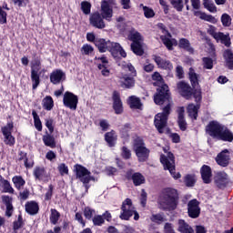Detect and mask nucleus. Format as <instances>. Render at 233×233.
Returning <instances> with one entry per match:
<instances>
[{
  "label": "nucleus",
  "mask_w": 233,
  "mask_h": 233,
  "mask_svg": "<svg viewBox=\"0 0 233 233\" xmlns=\"http://www.w3.org/2000/svg\"><path fill=\"white\" fill-rule=\"evenodd\" d=\"M96 61H101L102 64H97L98 70H102L101 74L104 77L110 76V65H108V58L103 55L102 56H96Z\"/></svg>",
  "instance_id": "dca6fc26"
},
{
  "label": "nucleus",
  "mask_w": 233,
  "mask_h": 233,
  "mask_svg": "<svg viewBox=\"0 0 233 233\" xmlns=\"http://www.w3.org/2000/svg\"><path fill=\"white\" fill-rule=\"evenodd\" d=\"M120 219L128 221L134 216V209H132V199L126 198L121 206Z\"/></svg>",
  "instance_id": "9d476101"
},
{
  "label": "nucleus",
  "mask_w": 233,
  "mask_h": 233,
  "mask_svg": "<svg viewBox=\"0 0 233 233\" xmlns=\"http://www.w3.org/2000/svg\"><path fill=\"white\" fill-rule=\"evenodd\" d=\"M81 10L85 15H90V12H92V4L88 1L81 2Z\"/></svg>",
  "instance_id": "6e6d98bb"
},
{
  "label": "nucleus",
  "mask_w": 233,
  "mask_h": 233,
  "mask_svg": "<svg viewBox=\"0 0 233 233\" xmlns=\"http://www.w3.org/2000/svg\"><path fill=\"white\" fill-rule=\"evenodd\" d=\"M2 203L5 205V216L7 218H12V214H14V205H12V198L8 195L2 196Z\"/></svg>",
  "instance_id": "a878e982"
},
{
  "label": "nucleus",
  "mask_w": 233,
  "mask_h": 233,
  "mask_svg": "<svg viewBox=\"0 0 233 233\" xmlns=\"http://www.w3.org/2000/svg\"><path fill=\"white\" fill-rule=\"evenodd\" d=\"M12 181L16 187V190H21V188H23V187L26 185V181L25 180V178H23L22 176L13 177Z\"/></svg>",
  "instance_id": "79ce46f5"
},
{
  "label": "nucleus",
  "mask_w": 233,
  "mask_h": 233,
  "mask_svg": "<svg viewBox=\"0 0 233 233\" xmlns=\"http://www.w3.org/2000/svg\"><path fill=\"white\" fill-rule=\"evenodd\" d=\"M177 46L180 48V50H185V52H188V54L194 55V47H192L189 39L180 38L178 40Z\"/></svg>",
  "instance_id": "bb28decb"
},
{
  "label": "nucleus",
  "mask_w": 233,
  "mask_h": 233,
  "mask_svg": "<svg viewBox=\"0 0 233 233\" xmlns=\"http://www.w3.org/2000/svg\"><path fill=\"white\" fill-rule=\"evenodd\" d=\"M126 179H127V181H133L134 187H141V185L147 183L145 176L139 172L134 173V169H129L126 172Z\"/></svg>",
  "instance_id": "9b49d317"
},
{
  "label": "nucleus",
  "mask_w": 233,
  "mask_h": 233,
  "mask_svg": "<svg viewBox=\"0 0 233 233\" xmlns=\"http://www.w3.org/2000/svg\"><path fill=\"white\" fill-rule=\"evenodd\" d=\"M32 116L34 119L35 128H36L38 132H42L43 123L41 122V118H39V115H37V112L35 109H33L32 111Z\"/></svg>",
  "instance_id": "a19ab883"
},
{
  "label": "nucleus",
  "mask_w": 233,
  "mask_h": 233,
  "mask_svg": "<svg viewBox=\"0 0 233 233\" xmlns=\"http://www.w3.org/2000/svg\"><path fill=\"white\" fill-rule=\"evenodd\" d=\"M201 214V208H199V201L194 198L187 203V216L192 219H198Z\"/></svg>",
  "instance_id": "2eb2a0df"
},
{
  "label": "nucleus",
  "mask_w": 233,
  "mask_h": 233,
  "mask_svg": "<svg viewBox=\"0 0 233 233\" xmlns=\"http://www.w3.org/2000/svg\"><path fill=\"white\" fill-rule=\"evenodd\" d=\"M203 68L206 70H212L214 68V60L210 57L202 58Z\"/></svg>",
  "instance_id": "13d9d810"
},
{
  "label": "nucleus",
  "mask_w": 233,
  "mask_h": 233,
  "mask_svg": "<svg viewBox=\"0 0 233 233\" xmlns=\"http://www.w3.org/2000/svg\"><path fill=\"white\" fill-rule=\"evenodd\" d=\"M188 77L192 88L194 90H201V88H199V75H198L196 70H194L192 67L189 68Z\"/></svg>",
  "instance_id": "393cba45"
},
{
  "label": "nucleus",
  "mask_w": 233,
  "mask_h": 233,
  "mask_svg": "<svg viewBox=\"0 0 233 233\" xmlns=\"http://www.w3.org/2000/svg\"><path fill=\"white\" fill-rule=\"evenodd\" d=\"M206 134H208L211 139L215 141H223L224 143L233 142V132L227 126L212 120L206 126Z\"/></svg>",
  "instance_id": "f03ea898"
},
{
  "label": "nucleus",
  "mask_w": 233,
  "mask_h": 233,
  "mask_svg": "<svg viewBox=\"0 0 233 233\" xmlns=\"http://www.w3.org/2000/svg\"><path fill=\"white\" fill-rule=\"evenodd\" d=\"M177 232L179 233H196L194 228L190 226L185 219H178Z\"/></svg>",
  "instance_id": "2f4dec72"
},
{
  "label": "nucleus",
  "mask_w": 233,
  "mask_h": 233,
  "mask_svg": "<svg viewBox=\"0 0 233 233\" xmlns=\"http://www.w3.org/2000/svg\"><path fill=\"white\" fill-rule=\"evenodd\" d=\"M153 101L158 106H163L166 104L162 108V112L157 113L154 118V125L158 134H165V128L168 125V117L172 113V104H170V101H172V93L168 85L161 84V86L157 87Z\"/></svg>",
  "instance_id": "f257e3e1"
},
{
  "label": "nucleus",
  "mask_w": 233,
  "mask_h": 233,
  "mask_svg": "<svg viewBox=\"0 0 233 233\" xmlns=\"http://www.w3.org/2000/svg\"><path fill=\"white\" fill-rule=\"evenodd\" d=\"M3 136H8L12 134V130H14V122L7 123L5 127L1 128Z\"/></svg>",
  "instance_id": "052dcab7"
},
{
  "label": "nucleus",
  "mask_w": 233,
  "mask_h": 233,
  "mask_svg": "<svg viewBox=\"0 0 233 233\" xmlns=\"http://www.w3.org/2000/svg\"><path fill=\"white\" fill-rule=\"evenodd\" d=\"M150 220L153 223H163V221H165V217L163 213L153 214L150 218Z\"/></svg>",
  "instance_id": "0e129e2a"
},
{
  "label": "nucleus",
  "mask_w": 233,
  "mask_h": 233,
  "mask_svg": "<svg viewBox=\"0 0 233 233\" xmlns=\"http://www.w3.org/2000/svg\"><path fill=\"white\" fill-rule=\"evenodd\" d=\"M130 130H132V125L130 123H126L120 129L119 134L122 139H130Z\"/></svg>",
  "instance_id": "58836bf2"
},
{
  "label": "nucleus",
  "mask_w": 233,
  "mask_h": 233,
  "mask_svg": "<svg viewBox=\"0 0 233 233\" xmlns=\"http://www.w3.org/2000/svg\"><path fill=\"white\" fill-rule=\"evenodd\" d=\"M158 205L160 210H164L166 212H174V210L177 209L179 207V193L177 189L172 187H166L162 189Z\"/></svg>",
  "instance_id": "7ed1b4c3"
},
{
  "label": "nucleus",
  "mask_w": 233,
  "mask_h": 233,
  "mask_svg": "<svg viewBox=\"0 0 233 233\" xmlns=\"http://www.w3.org/2000/svg\"><path fill=\"white\" fill-rule=\"evenodd\" d=\"M121 45L119 43L110 42L107 52H111L113 57H117L119 51H121Z\"/></svg>",
  "instance_id": "37998d69"
},
{
  "label": "nucleus",
  "mask_w": 233,
  "mask_h": 233,
  "mask_svg": "<svg viewBox=\"0 0 233 233\" xmlns=\"http://www.w3.org/2000/svg\"><path fill=\"white\" fill-rule=\"evenodd\" d=\"M122 152H121V157H123V159H130L132 157V151H130V149H128V147H127L126 146L122 147L121 148Z\"/></svg>",
  "instance_id": "69168bd1"
},
{
  "label": "nucleus",
  "mask_w": 233,
  "mask_h": 233,
  "mask_svg": "<svg viewBox=\"0 0 233 233\" xmlns=\"http://www.w3.org/2000/svg\"><path fill=\"white\" fill-rule=\"evenodd\" d=\"M23 161H24V166L26 168H34V165H35L34 157H28L27 155Z\"/></svg>",
  "instance_id": "774afa93"
},
{
  "label": "nucleus",
  "mask_w": 233,
  "mask_h": 233,
  "mask_svg": "<svg viewBox=\"0 0 233 233\" xmlns=\"http://www.w3.org/2000/svg\"><path fill=\"white\" fill-rule=\"evenodd\" d=\"M172 6L176 8L177 12H183L184 5L183 0H171Z\"/></svg>",
  "instance_id": "680f3d73"
},
{
  "label": "nucleus",
  "mask_w": 233,
  "mask_h": 233,
  "mask_svg": "<svg viewBox=\"0 0 233 233\" xmlns=\"http://www.w3.org/2000/svg\"><path fill=\"white\" fill-rule=\"evenodd\" d=\"M49 79L52 85H59V83H63V81L66 80V73L62 69H55L50 74Z\"/></svg>",
  "instance_id": "f3484780"
},
{
  "label": "nucleus",
  "mask_w": 233,
  "mask_h": 233,
  "mask_svg": "<svg viewBox=\"0 0 233 233\" xmlns=\"http://www.w3.org/2000/svg\"><path fill=\"white\" fill-rule=\"evenodd\" d=\"M42 140L46 147H49V148H56V137L52 134H48V132H46V135L42 137Z\"/></svg>",
  "instance_id": "f704fd0d"
},
{
  "label": "nucleus",
  "mask_w": 233,
  "mask_h": 233,
  "mask_svg": "<svg viewBox=\"0 0 233 233\" xmlns=\"http://www.w3.org/2000/svg\"><path fill=\"white\" fill-rule=\"evenodd\" d=\"M102 17L106 21H110L114 15V9L110 6V4L107 1H103L101 5V14Z\"/></svg>",
  "instance_id": "4be33fe9"
},
{
  "label": "nucleus",
  "mask_w": 233,
  "mask_h": 233,
  "mask_svg": "<svg viewBox=\"0 0 233 233\" xmlns=\"http://www.w3.org/2000/svg\"><path fill=\"white\" fill-rule=\"evenodd\" d=\"M198 14L200 15V19H202V21H207L208 23H212L213 25H216V23H218V19H216V17H214L212 15H208L207 13H202V12H198V13H195V15H198Z\"/></svg>",
  "instance_id": "de8ad7c7"
},
{
  "label": "nucleus",
  "mask_w": 233,
  "mask_h": 233,
  "mask_svg": "<svg viewBox=\"0 0 233 233\" xmlns=\"http://www.w3.org/2000/svg\"><path fill=\"white\" fill-rule=\"evenodd\" d=\"M131 50L135 56H141L145 54V49H143L141 42L131 43Z\"/></svg>",
  "instance_id": "ea45409f"
},
{
  "label": "nucleus",
  "mask_w": 233,
  "mask_h": 233,
  "mask_svg": "<svg viewBox=\"0 0 233 233\" xmlns=\"http://www.w3.org/2000/svg\"><path fill=\"white\" fill-rule=\"evenodd\" d=\"M177 124L179 127V129L182 132H185L187 130V120H185V107L181 106L177 109Z\"/></svg>",
  "instance_id": "c756f323"
},
{
  "label": "nucleus",
  "mask_w": 233,
  "mask_h": 233,
  "mask_svg": "<svg viewBox=\"0 0 233 233\" xmlns=\"http://www.w3.org/2000/svg\"><path fill=\"white\" fill-rule=\"evenodd\" d=\"M127 39H129V41H132V43H140L141 34L135 29H132L131 31H129Z\"/></svg>",
  "instance_id": "09e8293b"
},
{
  "label": "nucleus",
  "mask_w": 233,
  "mask_h": 233,
  "mask_svg": "<svg viewBox=\"0 0 233 233\" xmlns=\"http://www.w3.org/2000/svg\"><path fill=\"white\" fill-rule=\"evenodd\" d=\"M4 189L3 192L5 194H14L15 190H14V187H12V185L10 184V181L7 179H5L2 175H0V187Z\"/></svg>",
  "instance_id": "c9c22d12"
},
{
  "label": "nucleus",
  "mask_w": 233,
  "mask_h": 233,
  "mask_svg": "<svg viewBox=\"0 0 233 233\" xmlns=\"http://www.w3.org/2000/svg\"><path fill=\"white\" fill-rule=\"evenodd\" d=\"M25 227V220L23 219V215L19 214L16 220L13 222V230L15 233H17L19 228Z\"/></svg>",
  "instance_id": "49530a36"
},
{
  "label": "nucleus",
  "mask_w": 233,
  "mask_h": 233,
  "mask_svg": "<svg viewBox=\"0 0 233 233\" xmlns=\"http://www.w3.org/2000/svg\"><path fill=\"white\" fill-rule=\"evenodd\" d=\"M160 163L163 165L164 170H168L174 179L181 178V173H176V157L174 153L168 152L167 156H160Z\"/></svg>",
  "instance_id": "423d86ee"
},
{
  "label": "nucleus",
  "mask_w": 233,
  "mask_h": 233,
  "mask_svg": "<svg viewBox=\"0 0 233 233\" xmlns=\"http://www.w3.org/2000/svg\"><path fill=\"white\" fill-rule=\"evenodd\" d=\"M94 52V47L88 44L83 45L81 47V54L82 56H90Z\"/></svg>",
  "instance_id": "e2e57ef3"
},
{
  "label": "nucleus",
  "mask_w": 233,
  "mask_h": 233,
  "mask_svg": "<svg viewBox=\"0 0 233 233\" xmlns=\"http://www.w3.org/2000/svg\"><path fill=\"white\" fill-rule=\"evenodd\" d=\"M225 66L228 70H233V52L232 49H226L223 52Z\"/></svg>",
  "instance_id": "7c9ffc66"
},
{
  "label": "nucleus",
  "mask_w": 233,
  "mask_h": 233,
  "mask_svg": "<svg viewBox=\"0 0 233 233\" xmlns=\"http://www.w3.org/2000/svg\"><path fill=\"white\" fill-rule=\"evenodd\" d=\"M127 103L130 108H134L135 110H141L143 104L141 103V98L136 96H131L127 99Z\"/></svg>",
  "instance_id": "473e14b6"
},
{
  "label": "nucleus",
  "mask_w": 233,
  "mask_h": 233,
  "mask_svg": "<svg viewBox=\"0 0 233 233\" xmlns=\"http://www.w3.org/2000/svg\"><path fill=\"white\" fill-rule=\"evenodd\" d=\"M212 37L216 39L217 43H221V45H225L227 48H230V45H232V42H230V35H225L223 32L218 33H213Z\"/></svg>",
  "instance_id": "5701e85b"
},
{
  "label": "nucleus",
  "mask_w": 233,
  "mask_h": 233,
  "mask_svg": "<svg viewBox=\"0 0 233 233\" xmlns=\"http://www.w3.org/2000/svg\"><path fill=\"white\" fill-rule=\"evenodd\" d=\"M184 183L186 187H194L196 185V176L187 174L184 177Z\"/></svg>",
  "instance_id": "5fc2aeb1"
},
{
  "label": "nucleus",
  "mask_w": 233,
  "mask_h": 233,
  "mask_svg": "<svg viewBox=\"0 0 233 233\" xmlns=\"http://www.w3.org/2000/svg\"><path fill=\"white\" fill-rule=\"evenodd\" d=\"M214 183L219 190H225L230 185V177L225 171L216 173L214 177Z\"/></svg>",
  "instance_id": "6e6552de"
},
{
  "label": "nucleus",
  "mask_w": 233,
  "mask_h": 233,
  "mask_svg": "<svg viewBox=\"0 0 233 233\" xmlns=\"http://www.w3.org/2000/svg\"><path fill=\"white\" fill-rule=\"evenodd\" d=\"M92 222L95 227H103L105 225V218L103 215H95L92 218Z\"/></svg>",
  "instance_id": "bf43d9fd"
},
{
  "label": "nucleus",
  "mask_w": 233,
  "mask_h": 233,
  "mask_svg": "<svg viewBox=\"0 0 233 233\" xmlns=\"http://www.w3.org/2000/svg\"><path fill=\"white\" fill-rule=\"evenodd\" d=\"M199 108H201V105L199 104V102H197V105L189 104L187 106L188 116H190L192 119H195V120L198 119V114L199 112Z\"/></svg>",
  "instance_id": "e433bc0d"
},
{
  "label": "nucleus",
  "mask_w": 233,
  "mask_h": 233,
  "mask_svg": "<svg viewBox=\"0 0 233 233\" xmlns=\"http://www.w3.org/2000/svg\"><path fill=\"white\" fill-rule=\"evenodd\" d=\"M5 143L8 145V147H14L15 145V137L12 136V133L9 135H4Z\"/></svg>",
  "instance_id": "338daca9"
},
{
  "label": "nucleus",
  "mask_w": 233,
  "mask_h": 233,
  "mask_svg": "<svg viewBox=\"0 0 233 233\" xmlns=\"http://www.w3.org/2000/svg\"><path fill=\"white\" fill-rule=\"evenodd\" d=\"M95 46H96L100 54H105L110 48V40L106 41L105 38H96Z\"/></svg>",
  "instance_id": "cd10ccee"
},
{
  "label": "nucleus",
  "mask_w": 233,
  "mask_h": 233,
  "mask_svg": "<svg viewBox=\"0 0 233 233\" xmlns=\"http://www.w3.org/2000/svg\"><path fill=\"white\" fill-rule=\"evenodd\" d=\"M35 181L48 183L50 181V173H47L46 167L44 166H36L33 170Z\"/></svg>",
  "instance_id": "f8f14e48"
},
{
  "label": "nucleus",
  "mask_w": 233,
  "mask_h": 233,
  "mask_svg": "<svg viewBox=\"0 0 233 233\" xmlns=\"http://www.w3.org/2000/svg\"><path fill=\"white\" fill-rule=\"evenodd\" d=\"M91 181H96V177L92 176V174H89L86 176V177L83 178V187L86 189V192H88L90 189V182Z\"/></svg>",
  "instance_id": "4d7b16f0"
},
{
  "label": "nucleus",
  "mask_w": 233,
  "mask_h": 233,
  "mask_svg": "<svg viewBox=\"0 0 233 233\" xmlns=\"http://www.w3.org/2000/svg\"><path fill=\"white\" fill-rule=\"evenodd\" d=\"M64 106L70 110H77V105L79 104V97L70 91H66L63 97Z\"/></svg>",
  "instance_id": "1a4fd4ad"
},
{
  "label": "nucleus",
  "mask_w": 233,
  "mask_h": 233,
  "mask_svg": "<svg viewBox=\"0 0 233 233\" xmlns=\"http://www.w3.org/2000/svg\"><path fill=\"white\" fill-rule=\"evenodd\" d=\"M74 172L76 176V179H79L81 183H83V179H85L86 176H90V174H92L85 166L81 164H76L74 166Z\"/></svg>",
  "instance_id": "412c9836"
},
{
  "label": "nucleus",
  "mask_w": 233,
  "mask_h": 233,
  "mask_svg": "<svg viewBox=\"0 0 233 233\" xmlns=\"http://www.w3.org/2000/svg\"><path fill=\"white\" fill-rule=\"evenodd\" d=\"M178 94L184 97V99H192L194 97L196 103H201L203 96L201 95V89H194L190 86V84L182 80L177 84Z\"/></svg>",
  "instance_id": "20e7f679"
},
{
  "label": "nucleus",
  "mask_w": 233,
  "mask_h": 233,
  "mask_svg": "<svg viewBox=\"0 0 233 233\" xmlns=\"http://www.w3.org/2000/svg\"><path fill=\"white\" fill-rule=\"evenodd\" d=\"M160 39L167 50H174V46H177L176 38H168L167 35H161Z\"/></svg>",
  "instance_id": "72a5a7b5"
},
{
  "label": "nucleus",
  "mask_w": 233,
  "mask_h": 233,
  "mask_svg": "<svg viewBox=\"0 0 233 233\" xmlns=\"http://www.w3.org/2000/svg\"><path fill=\"white\" fill-rule=\"evenodd\" d=\"M104 137L109 148H114V147L117 145V134L116 133V130L112 129L111 131L106 132L104 135Z\"/></svg>",
  "instance_id": "b1692460"
},
{
  "label": "nucleus",
  "mask_w": 233,
  "mask_h": 233,
  "mask_svg": "<svg viewBox=\"0 0 233 233\" xmlns=\"http://www.w3.org/2000/svg\"><path fill=\"white\" fill-rule=\"evenodd\" d=\"M215 161L218 167H222V168H227L228 165H230L231 157L230 151L228 149H223L220 153H218L215 158Z\"/></svg>",
  "instance_id": "4468645a"
},
{
  "label": "nucleus",
  "mask_w": 233,
  "mask_h": 233,
  "mask_svg": "<svg viewBox=\"0 0 233 233\" xmlns=\"http://www.w3.org/2000/svg\"><path fill=\"white\" fill-rule=\"evenodd\" d=\"M152 59L155 61L157 68H161L162 70H172V68H174V66H172V62H170V60L164 59L157 55H153Z\"/></svg>",
  "instance_id": "6ab92c4d"
},
{
  "label": "nucleus",
  "mask_w": 233,
  "mask_h": 233,
  "mask_svg": "<svg viewBox=\"0 0 233 233\" xmlns=\"http://www.w3.org/2000/svg\"><path fill=\"white\" fill-rule=\"evenodd\" d=\"M89 25L94 28H97L98 30H103V28H106V24H105V18L101 15V13L95 12L91 14L89 17Z\"/></svg>",
  "instance_id": "ddd939ff"
},
{
  "label": "nucleus",
  "mask_w": 233,
  "mask_h": 233,
  "mask_svg": "<svg viewBox=\"0 0 233 233\" xmlns=\"http://www.w3.org/2000/svg\"><path fill=\"white\" fill-rule=\"evenodd\" d=\"M122 79H124L121 85L123 88L130 89L136 86V79H134V76H128L127 75H125Z\"/></svg>",
  "instance_id": "4c0bfd02"
},
{
  "label": "nucleus",
  "mask_w": 233,
  "mask_h": 233,
  "mask_svg": "<svg viewBox=\"0 0 233 233\" xmlns=\"http://www.w3.org/2000/svg\"><path fill=\"white\" fill-rule=\"evenodd\" d=\"M41 56H37V54L33 55V60L31 61V81L32 88L35 90L39 85H41Z\"/></svg>",
  "instance_id": "0eeeda50"
},
{
  "label": "nucleus",
  "mask_w": 233,
  "mask_h": 233,
  "mask_svg": "<svg viewBox=\"0 0 233 233\" xmlns=\"http://www.w3.org/2000/svg\"><path fill=\"white\" fill-rule=\"evenodd\" d=\"M140 6H142V10L144 12V16L146 19H152V17H156V12L154 9H152L149 6L144 5L143 4H140Z\"/></svg>",
  "instance_id": "8fccbe9b"
},
{
  "label": "nucleus",
  "mask_w": 233,
  "mask_h": 233,
  "mask_svg": "<svg viewBox=\"0 0 233 233\" xmlns=\"http://www.w3.org/2000/svg\"><path fill=\"white\" fill-rule=\"evenodd\" d=\"M60 218H61V213H59V211H57V209L52 208L51 214L49 217V221H50L51 225H57Z\"/></svg>",
  "instance_id": "a18cd8bd"
},
{
  "label": "nucleus",
  "mask_w": 233,
  "mask_h": 233,
  "mask_svg": "<svg viewBox=\"0 0 233 233\" xmlns=\"http://www.w3.org/2000/svg\"><path fill=\"white\" fill-rule=\"evenodd\" d=\"M133 152H135L139 163H146L150 157V149L147 147L145 140L141 137H137L132 143Z\"/></svg>",
  "instance_id": "39448f33"
},
{
  "label": "nucleus",
  "mask_w": 233,
  "mask_h": 233,
  "mask_svg": "<svg viewBox=\"0 0 233 233\" xmlns=\"http://www.w3.org/2000/svg\"><path fill=\"white\" fill-rule=\"evenodd\" d=\"M112 101H113V110H115V114L117 116L123 114L124 108H123V101L121 100V95L117 91L113 92L112 96Z\"/></svg>",
  "instance_id": "a211bd4d"
},
{
  "label": "nucleus",
  "mask_w": 233,
  "mask_h": 233,
  "mask_svg": "<svg viewBox=\"0 0 233 233\" xmlns=\"http://www.w3.org/2000/svg\"><path fill=\"white\" fill-rule=\"evenodd\" d=\"M25 212L29 216H35L39 214V204L34 200L28 201L25 203Z\"/></svg>",
  "instance_id": "c85d7f7f"
},
{
  "label": "nucleus",
  "mask_w": 233,
  "mask_h": 233,
  "mask_svg": "<svg viewBox=\"0 0 233 233\" xmlns=\"http://www.w3.org/2000/svg\"><path fill=\"white\" fill-rule=\"evenodd\" d=\"M220 21L222 23V25L225 27H228L230 26V25H232V17L227 13L222 14Z\"/></svg>",
  "instance_id": "864d4df0"
},
{
  "label": "nucleus",
  "mask_w": 233,
  "mask_h": 233,
  "mask_svg": "<svg viewBox=\"0 0 233 233\" xmlns=\"http://www.w3.org/2000/svg\"><path fill=\"white\" fill-rule=\"evenodd\" d=\"M200 176L205 185H210L212 183V167L208 165H203L200 167Z\"/></svg>",
  "instance_id": "aec40b11"
},
{
  "label": "nucleus",
  "mask_w": 233,
  "mask_h": 233,
  "mask_svg": "<svg viewBox=\"0 0 233 233\" xmlns=\"http://www.w3.org/2000/svg\"><path fill=\"white\" fill-rule=\"evenodd\" d=\"M203 6L211 14H216V12H218V7L213 0H203Z\"/></svg>",
  "instance_id": "c03bdc74"
},
{
  "label": "nucleus",
  "mask_w": 233,
  "mask_h": 233,
  "mask_svg": "<svg viewBox=\"0 0 233 233\" xmlns=\"http://www.w3.org/2000/svg\"><path fill=\"white\" fill-rule=\"evenodd\" d=\"M43 108H45V110H52V108H54V98H52V96H46L44 99H43Z\"/></svg>",
  "instance_id": "3c124183"
},
{
  "label": "nucleus",
  "mask_w": 233,
  "mask_h": 233,
  "mask_svg": "<svg viewBox=\"0 0 233 233\" xmlns=\"http://www.w3.org/2000/svg\"><path fill=\"white\" fill-rule=\"evenodd\" d=\"M84 217L87 221L92 220L94 216H96V209L90 208V207H85L83 209Z\"/></svg>",
  "instance_id": "603ef678"
}]
</instances>
